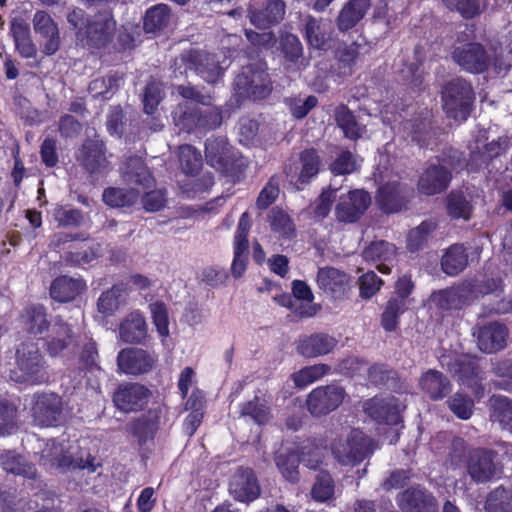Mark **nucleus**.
<instances>
[{
    "label": "nucleus",
    "instance_id": "obj_1",
    "mask_svg": "<svg viewBox=\"0 0 512 512\" xmlns=\"http://www.w3.org/2000/svg\"><path fill=\"white\" fill-rule=\"evenodd\" d=\"M9 376L14 382L28 385H39L49 380L47 362L35 343L19 345Z\"/></svg>",
    "mask_w": 512,
    "mask_h": 512
},
{
    "label": "nucleus",
    "instance_id": "obj_2",
    "mask_svg": "<svg viewBox=\"0 0 512 512\" xmlns=\"http://www.w3.org/2000/svg\"><path fill=\"white\" fill-rule=\"evenodd\" d=\"M179 68L195 71L204 81L209 84L217 83L229 67L230 61L222 51L210 53L204 50H190L181 54L175 61Z\"/></svg>",
    "mask_w": 512,
    "mask_h": 512
},
{
    "label": "nucleus",
    "instance_id": "obj_3",
    "mask_svg": "<svg viewBox=\"0 0 512 512\" xmlns=\"http://www.w3.org/2000/svg\"><path fill=\"white\" fill-rule=\"evenodd\" d=\"M377 444L362 431L351 430L345 437L335 439L331 444L334 459L343 466H356L370 457Z\"/></svg>",
    "mask_w": 512,
    "mask_h": 512
},
{
    "label": "nucleus",
    "instance_id": "obj_4",
    "mask_svg": "<svg viewBox=\"0 0 512 512\" xmlns=\"http://www.w3.org/2000/svg\"><path fill=\"white\" fill-rule=\"evenodd\" d=\"M83 320V313L76 309L72 313L57 315L49 335L45 340V349L49 356L58 357L77 342V330Z\"/></svg>",
    "mask_w": 512,
    "mask_h": 512
},
{
    "label": "nucleus",
    "instance_id": "obj_5",
    "mask_svg": "<svg viewBox=\"0 0 512 512\" xmlns=\"http://www.w3.org/2000/svg\"><path fill=\"white\" fill-rule=\"evenodd\" d=\"M443 109L449 118L465 121L471 112L475 94L471 84L463 78L448 81L441 92Z\"/></svg>",
    "mask_w": 512,
    "mask_h": 512
},
{
    "label": "nucleus",
    "instance_id": "obj_6",
    "mask_svg": "<svg viewBox=\"0 0 512 512\" xmlns=\"http://www.w3.org/2000/svg\"><path fill=\"white\" fill-rule=\"evenodd\" d=\"M234 94L238 101L245 99H263L271 92V81L261 64L244 66L235 77Z\"/></svg>",
    "mask_w": 512,
    "mask_h": 512
},
{
    "label": "nucleus",
    "instance_id": "obj_7",
    "mask_svg": "<svg viewBox=\"0 0 512 512\" xmlns=\"http://www.w3.org/2000/svg\"><path fill=\"white\" fill-rule=\"evenodd\" d=\"M39 463L47 469H55L61 473L76 468L95 472L93 465L84 462L82 458H74L70 448L64 442L55 439L46 442L45 447L41 451Z\"/></svg>",
    "mask_w": 512,
    "mask_h": 512
},
{
    "label": "nucleus",
    "instance_id": "obj_8",
    "mask_svg": "<svg viewBox=\"0 0 512 512\" xmlns=\"http://www.w3.org/2000/svg\"><path fill=\"white\" fill-rule=\"evenodd\" d=\"M85 28L80 40L84 41L88 47L104 48L114 38L116 21L110 10H103L89 15Z\"/></svg>",
    "mask_w": 512,
    "mask_h": 512
},
{
    "label": "nucleus",
    "instance_id": "obj_9",
    "mask_svg": "<svg viewBox=\"0 0 512 512\" xmlns=\"http://www.w3.org/2000/svg\"><path fill=\"white\" fill-rule=\"evenodd\" d=\"M346 397L345 389L336 383L313 389L306 399L307 410L315 417L325 416L336 410Z\"/></svg>",
    "mask_w": 512,
    "mask_h": 512
},
{
    "label": "nucleus",
    "instance_id": "obj_10",
    "mask_svg": "<svg viewBox=\"0 0 512 512\" xmlns=\"http://www.w3.org/2000/svg\"><path fill=\"white\" fill-rule=\"evenodd\" d=\"M451 57L462 70L473 74L487 71L491 63L485 48L476 42L455 45Z\"/></svg>",
    "mask_w": 512,
    "mask_h": 512
},
{
    "label": "nucleus",
    "instance_id": "obj_11",
    "mask_svg": "<svg viewBox=\"0 0 512 512\" xmlns=\"http://www.w3.org/2000/svg\"><path fill=\"white\" fill-rule=\"evenodd\" d=\"M173 120L182 130L190 131L193 127L215 129L220 126L222 116L217 108L188 111L186 104H179L173 112Z\"/></svg>",
    "mask_w": 512,
    "mask_h": 512
},
{
    "label": "nucleus",
    "instance_id": "obj_12",
    "mask_svg": "<svg viewBox=\"0 0 512 512\" xmlns=\"http://www.w3.org/2000/svg\"><path fill=\"white\" fill-rule=\"evenodd\" d=\"M404 408L405 405L391 395L375 396L363 404L364 412L371 419L389 425H396L401 421V412Z\"/></svg>",
    "mask_w": 512,
    "mask_h": 512
},
{
    "label": "nucleus",
    "instance_id": "obj_13",
    "mask_svg": "<svg viewBox=\"0 0 512 512\" xmlns=\"http://www.w3.org/2000/svg\"><path fill=\"white\" fill-rule=\"evenodd\" d=\"M285 3L282 0H251L248 7L250 23L257 28L266 29L283 20Z\"/></svg>",
    "mask_w": 512,
    "mask_h": 512
},
{
    "label": "nucleus",
    "instance_id": "obj_14",
    "mask_svg": "<svg viewBox=\"0 0 512 512\" xmlns=\"http://www.w3.org/2000/svg\"><path fill=\"white\" fill-rule=\"evenodd\" d=\"M32 22L42 53L46 56L54 55L61 44L58 25L45 11H37Z\"/></svg>",
    "mask_w": 512,
    "mask_h": 512
},
{
    "label": "nucleus",
    "instance_id": "obj_15",
    "mask_svg": "<svg viewBox=\"0 0 512 512\" xmlns=\"http://www.w3.org/2000/svg\"><path fill=\"white\" fill-rule=\"evenodd\" d=\"M397 504L402 512H437L438 502L432 492L421 485L411 486L399 493Z\"/></svg>",
    "mask_w": 512,
    "mask_h": 512
},
{
    "label": "nucleus",
    "instance_id": "obj_16",
    "mask_svg": "<svg viewBox=\"0 0 512 512\" xmlns=\"http://www.w3.org/2000/svg\"><path fill=\"white\" fill-rule=\"evenodd\" d=\"M497 453L490 449L476 448L469 452L467 459V473L476 483H486L496 472L495 457Z\"/></svg>",
    "mask_w": 512,
    "mask_h": 512
},
{
    "label": "nucleus",
    "instance_id": "obj_17",
    "mask_svg": "<svg viewBox=\"0 0 512 512\" xmlns=\"http://www.w3.org/2000/svg\"><path fill=\"white\" fill-rule=\"evenodd\" d=\"M156 357L141 348H124L117 356V367L127 375H141L152 370Z\"/></svg>",
    "mask_w": 512,
    "mask_h": 512
},
{
    "label": "nucleus",
    "instance_id": "obj_18",
    "mask_svg": "<svg viewBox=\"0 0 512 512\" xmlns=\"http://www.w3.org/2000/svg\"><path fill=\"white\" fill-rule=\"evenodd\" d=\"M337 339L324 332L300 335L295 342L296 352L304 358H318L334 351Z\"/></svg>",
    "mask_w": 512,
    "mask_h": 512
},
{
    "label": "nucleus",
    "instance_id": "obj_19",
    "mask_svg": "<svg viewBox=\"0 0 512 512\" xmlns=\"http://www.w3.org/2000/svg\"><path fill=\"white\" fill-rule=\"evenodd\" d=\"M105 145L97 139L86 140L76 153L78 163L90 174H100L109 169Z\"/></svg>",
    "mask_w": 512,
    "mask_h": 512
},
{
    "label": "nucleus",
    "instance_id": "obj_20",
    "mask_svg": "<svg viewBox=\"0 0 512 512\" xmlns=\"http://www.w3.org/2000/svg\"><path fill=\"white\" fill-rule=\"evenodd\" d=\"M370 203L371 198L364 190L350 191L340 197L335 209L336 217L340 222L353 223L364 214Z\"/></svg>",
    "mask_w": 512,
    "mask_h": 512
},
{
    "label": "nucleus",
    "instance_id": "obj_21",
    "mask_svg": "<svg viewBox=\"0 0 512 512\" xmlns=\"http://www.w3.org/2000/svg\"><path fill=\"white\" fill-rule=\"evenodd\" d=\"M149 396L150 392L144 385L126 383L120 385L115 391L113 401L120 410L135 412L141 410L148 403Z\"/></svg>",
    "mask_w": 512,
    "mask_h": 512
},
{
    "label": "nucleus",
    "instance_id": "obj_22",
    "mask_svg": "<svg viewBox=\"0 0 512 512\" xmlns=\"http://www.w3.org/2000/svg\"><path fill=\"white\" fill-rule=\"evenodd\" d=\"M229 492L241 502H251L257 499L260 495V486L253 470L238 468L230 480Z\"/></svg>",
    "mask_w": 512,
    "mask_h": 512
},
{
    "label": "nucleus",
    "instance_id": "obj_23",
    "mask_svg": "<svg viewBox=\"0 0 512 512\" xmlns=\"http://www.w3.org/2000/svg\"><path fill=\"white\" fill-rule=\"evenodd\" d=\"M34 421L40 426H54L62 419V400L55 393H44L37 397L33 406Z\"/></svg>",
    "mask_w": 512,
    "mask_h": 512
},
{
    "label": "nucleus",
    "instance_id": "obj_24",
    "mask_svg": "<svg viewBox=\"0 0 512 512\" xmlns=\"http://www.w3.org/2000/svg\"><path fill=\"white\" fill-rule=\"evenodd\" d=\"M251 227L250 217L244 212L238 222L237 230L234 236V259L231 265V272L235 278L242 276L246 270L248 259V234Z\"/></svg>",
    "mask_w": 512,
    "mask_h": 512
},
{
    "label": "nucleus",
    "instance_id": "obj_25",
    "mask_svg": "<svg viewBox=\"0 0 512 512\" xmlns=\"http://www.w3.org/2000/svg\"><path fill=\"white\" fill-rule=\"evenodd\" d=\"M509 331L507 327L498 322H491L479 328L477 344L481 351L494 353L505 348Z\"/></svg>",
    "mask_w": 512,
    "mask_h": 512
},
{
    "label": "nucleus",
    "instance_id": "obj_26",
    "mask_svg": "<svg viewBox=\"0 0 512 512\" xmlns=\"http://www.w3.org/2000/svg\"><path fill=\"white\" fill-rule=\"evenodd\" d=\"M205 156L207 163L221 172L226 171L234 160L229 143L223 136H212L206 140Z\"/></svg>",
    "mask_w": 512,
    "mask_h": 512
},
{
    "label": "nucleus",
    "instance_id": "obj_27",
    "mask_svg": "<svg viewBox=\"0 0 512 512\" xmlns=\"http://www.w3.org/2000/svg\"><path fill=\"white\" fill-rule=\"evenodd\" d=\"M451 181V173L441 165L429 166L418 180V190L421 194L432 196L447 189Z\"/></svg>",
    "mask_w": 512,
    "mask_h": 512
},
{
    "label": "nucleus",
    "instance_id": "obj_28",
    "mask_svg": "<svg viewBox=\"0 0 512 512\" xmlns=\"http://www.w3.org/2000/svg\"><path fill=\"white\" fill-rule=\"evenodd\" d=\"M147 337V323L144 316L133 311L119 324V338L124 343L141 344Z\"/></svg>",
    "mask_w": 512,
    "mask_h": 512
},
{
    "label": "nucleus",
    "instance_id": "obj_29",
    "mask_svg": "<svg viewBox=\"0 0 512 512\" xmlns=\"http://www.w3.org/2000/svg\"><path fill=\"white\" fill-rule=\"evenodd\" d=\"M419 387L424 394L434 401L446 397L452 388L448 377L434 369H429L421 375Z\"/></svg>",
    "mask_w": 512,
    "mask_h": 512
},
{
    "label": "nucleus",
    "instance_id": "obj_30",
    "mask_svg": "<svg viewBox=\"0 0 512 512\" xmlns=\"http://www.w3.org/2000/svg\"><path fill=\"white\" fill-rule=\"evenodd\" d=\"M304 37L314 49L324 50L330 40V24L322 18L306 16L303 19Z\"/></svg>",
    "mask_w": 512,
    "mask_h": 512
},
{
    "label": "nucleus",
    "instance_id": "obj_31",
    "mask_svg": "<svg viewBox=\"0 0 512 512\" xmlns=\"http://www.w3.org/2000/svg\"><path fill=\"white\" fill-rule=\"evenodd\" d=\"M316 280L321 290L333 296L344 294L349 283L348 275L334 267L319 268Z\"/></svg>",
    "mask_w": 512,
    "mask_h": 512
},
{
    "label": "nucleus",
    "instance_id": "obj_32",
    "mask_svg": "<svg viewBox=\"0 0 512 512\" xmlns=\"http://www.w3.org/2000/svg\"><path fill=\"white\" fill-rule=\"evenodd\" d=\"M122 175L127 183L150 188L154 185L155 179L144 164L141 157H129L122 166Z\"/></svg>",
    "mask_w": 512,
    "mask_h": 512
},
{
    "label": "nucleus",
    "instance_id": "obj_33",
    "mask_svg": "<svg viewBox=\"0 0 512 512\" xmlns=\"http://www.w3.org/2000/svg\"><path fill=\"white\" fill-rule=\"evenodd\" d=\"M371 6L370 0H350L341 9L336 24L341 32L352 29L366 14Z\"/></svg>",
    "mask_w": 512,
    "mask_h": 512
},
{
    "label": "nucleus",
    "instance_id": "obj_34",
    "mask_svg": "<svg viewBox=\"0 0 512 512\" xmlns=\"http://www.w3.org/2000/svg\"><path fill=\"white\" fill-rule=\"evenodd\" d=\"M395 252L396 250L393 244L381 240L372 242L363 250L362 255L367 262H380L377 265V269L387 274L391 270L389 263L395 257Z\"/></svg>",
    "mask_w": 512,
    "mask_h": 512
},
{
    "label": "nucleus",
    "instance_id": "obj_35",
    "mask_svg": "<svg viewBox=\"0 0 512 512\" xmlns=\"http://www.w3.org/2000/svg\"><path fill=\"white\" fill-rule=\"evenodd\" d=\"M85 288L80 279L60 276L53 280L50 286V296L57 302L74 300Z\"/></svg>",
    "mask_w": 512,
    "mask_h": 512
},
{
    "label": "nucleus",
    "instance_id": "obj_36",
    "mask_svg": "<svg viewBox=\"0 0 512 512\" xmlns=\"http://www.w3.org/2000/svg\"><path fill=\"white\" fill-rule=\"evenodd\" d=\"M377 202L387 213L400 211L406 204L403 187L398 183H388L379 188Z\"/></svg>",
    "mask_w": 512,
    "mask_h": 512
},
{
    "label": "nucleus",
    "instance_id": "obj_37",
    "mask_svg": "<svg viewBox=\"0 0 512 512\" xmlns=\"http://www.w3.org/2000/svg\"><path fill=\"white\" fill-rule=\"evenodd\" d=\"M21 319L27 331L34 335L43 334L50 326L47 309L40 304L27 306L21 314Z\"/></svg>",
    "mask_w": 512,
    "mask_h": 512
},
{
    "label": "nucleus",
    "instance_id": "obj_38",
    "mask_svg": "<svg viewBox=\"0 0 512 512\" xmlns=\"http://www.w3.org/2000/svg\"><path fill=\"white\" fill-rule=\"evenodd\" d=\"M124 293L122 284L103 291L96 303L97 311L105 317L113 316L125 302Z\"/></svg>",
    "mask_w": 512,
    "mask_h": 512
},
{
    "label": "nucleus",
    "instance_id": "obj_39",
    "mask_svg": "<svg viewBox=\"0 0 512 512\" xmlns=\"http://www.w3.org/2000/svg\"><path fill=\"white\" fill-rule=\"evenodd\" d=\"M447 213L452 219L470 220L473 214V204L470 194L462 191H451L447 196Z\"/></svg>",
    "mask_w": 512,
    "mask_h": 512
},
{
    "label": "nucleus",
    "instance_id": "obj_40",
    "mask_svg": "<svg viewBox=\"0 0 512 512\" xmlns=\"http://www.w3.org/2000/svg\"><path fill=\"white\" fill-rule=\"evenodd\" d=\"M468 263V255L462 244L451 245L441 259V267L445 274L456 276L461 273Z\"/></svg>",
    "mask_w": 512,
    "mask_h": 512
},
{
    "label": "nucleus",
    "instance_id": "obj_41",
    "mask_svg": "<svg viewBox=\"0 0 512 512\" xmlns=\"http://www.w3.org/2000/svg\"><path fill=\"white\" fill-rule=\"evenodd\" d=\"M490 417L503 430L512 433V399L503 395H493L490 398Z\"/></svg>",
    "mask_w": 512,
    "mask_h": 512
},
{
    "label": "nucleus",
    "instance_id": "obj_42",
    "mask_svg": "<svg viewBox=\"0 0 512 512\" xmlns=\"http://www.w3.org/2000/svg\"><path fill=\"white\" fill-rule=\"evenodd\" d=\"M403 129L407 132V135L411 137L412 141L416 142L421 147H428L432 144L433 133L428 116L405 121L403 123Z\"/></svg>",
    "mask_w": 512,
    "mask_h": 512
},
{
    "label": "nucleus",
    "instance_id": "obj_43",
    "mask_svg": "<svg viewBox=\"0 0 512 512\" xmlns=\"http://www.w3.org/2000/svg\"><path fill=\"white\" fill-rule=\"evenodd\" d=\"M120 80L118 73L96 78L89 83L88 91L96 100H108L117 92Z\"/></svg>",
    "mask_w": 512,
    "mask_h": 512
},
{
    "label": "nucleus",
    "instance_id": "obj_44",
    "mask_svg": "<svg viewBox=\"0 0 512 512\" xmlns=\"http://www.w3.org/2000/svg\"><path fill=\"white\" fill-rule=\"evenodd\" d=\"M450 370L459 382L467 386H478L481 380L479 367L473 359L456 360L451 364Z\"/></svg>",
    "mask_w": 512,
    "mask_h": 512
},
{
    "label": "nucleus",
    "instance_id": "obj_45",
    "mask_svg": "<svg viewBox=\"0 0 512 512\" xmlns=\"http://www.w3.org/2000/svg\"><path fill=\"white\" fill-rule=\"evenodd\" d=\"M239 413L241 417H248L258 425L266 424L271 419L270 407L259 396H254L253 399L244 402L240 406Z\"/></svg>",
    "mask_w": 512,
    "mask_h": 512
},
{
    "label": "nucleus",
    "instance_id": "obj_46",
    "mask_svg": "<svg viewBox=\"0 0 512 512\" xmlns=\"http://www.w3.org/2000/svg\"><path fill=\"white\" fill-rule=\"evenodd\" d=\"M467 293L465 286L451 287L434 294L433 300L441 309H460L466 302Z\"/></svg>",
    "mask_w": 512,
    "mask_h": 512
},
{
    "label": "nucleus",
    "instance_id": "obj_47",
    "mask_svg": "<svg viewBox=\"0 0 512 512\" xmlns=\"http://www.w3.org/2000/svg\"><path fill=\"white\" fill-rule=\"evenodd\" d=\"M0 465L9 473L22 475L29 479L36 477L34 465L26 463L20 455L12 451H6L0 455Z\"/></svg>",
    "mask_w": 512,
    "mask_h": 512
},
{
    "label": "nucleus",
    "instance_id": "obj_48",
    "mask_svg": "<svg viewBox=\"0 0 512 512\" xmlns=\"http://www.w3.org/2000/svg\"><path fill=\"white\" fill-rule=\"evenodd\" d=\"M275 463L282 476L291 483L299 479L298 464L299 454L290 450L279 451L275 456Z\"/></svg>",
    "mask_w": 512,
    "mask_h": 512
},
{
    "label": "nucleus",
    "instance_id": "obj_49",
    "mask_svg": "<svg viewBox=\"0 0 512 512\" xmlns=\"http://www.w3.org/2000/svg\"><path fill=\"white\" fill-rule=\"evenodd\" d=\"M330 371L331 368L329 365L318 363L300 369L293 373L291 377L296 387L304 388L323 378L325 375L329 374Z\"/></svg>",
    "mask_w": 512,
    "mask_h": 512
},
{
    "label": "nucleus",
    "instance_id": "obj_50",
    "mask_svg": "<svg viewBox=\"0 0 512 512\" xmlns=\"http://www.w3.org/2000/svg\"><path fill=\"white\" fill-rule=\"evenodd\" d=\"M103 201L111 207H126L137 202L139 192L136 189L107 188L103 192Z\"/></svg>",
    "mask_w": 512,
    "mask_h": 512
},
{
    "label": "nucleus",
    "instance_id": "obj_51",
    "mask_svg": "<svg viewBox=\"0 0 512 512\" xmlns=\"http://www.w3.org/2000/svg\"><path fill=\"white\" fill-rule=\"evenodd\" d=\"M335 120L337 125L341 128L344 135L355 140L361 136L362 127L356 121L353 113L344 105H341L335 109Z\"/></svg>",
    "mask_w": 512,
    "mask_h": 512
},
{
    "label": "nucleus",
    "instance_id": "obj_52",
    "mask_svg": "<svg viewBox=\"0 0 512 512\" xmlns=\"http://www.w3.org/2000/svg\"><path fill=\"white\" fill-rule=\"evenodd\" d=\"M486 512H512V491L499 486L486 499Z\"/></svg>",
    "mask_w": 512,
    "mask_h": 512
},
{
    "label": "nucleus",
    "instance_id": "obj_53",
    "mask_svg": "<svg viewBox=\"0 0 512 512\" xmlns=\"http://www.w3.org/2000/svg\"><path fill=\"white\" fill-rule=\"evenodd\" d=\"M170 19V10L166 4H158L147 10L143 29L148 32H155L167 26Z\"/></svg>",
    "mask_w": 512,
    "mask_h": 512
},
{
    "label": "nucleus",
    "instance_id": "obj_54",
    "mask_svg": "<svg viewBox=\"0 0 512 512\" xmlns=\"http://www.w3.org/2000/svg\"><path fill=\"white\" fill-rule=\"evenodd\" d=\"M407 309L406 302L401 298H390L381 317V325L385 331H394L398 325V319Z\"/></svg>",
    "mask_w": 512,
    "mask_h": 512
},
{
    "label": "nucleus",
    "instance_id": "obj_55",
    "mask_svg": "<svg viewBox=\"0 0 512 512\" xmlns=\"http://www.w3.org/2000/svg\"><path fill=\"white\" fill-rule=\"evenodd\" d=\"M179 161L183 172L187 175H195L202 167L201 153L188 144L179 147Z\"/></svg>",
    "mask_w": 512,
    "mask_h": 512
},
{
    "label": "nucleus",
    "instance_id": "obj_56",
    "mask_svg": "<svg viewBox=\"0 0 512 512\" xmlns=\"http://www.w3.org/2000/svg\"><path fill=\"white\" fill-rule=\"evenodd\" d=\"M437 224L432 220L423 221L419 226L412 229L407 237V246L411 252H415L422 248L424 243L436 229Z\"/></svg>",
    "mask_w": 512,
    "mask_h": 512
},
{
    "label": "nucleus",
    "instance_id": "obj_57",
    "mask_svg": "<svg viewBox=\"0 0 512 512\" xmlns=\"http://www.w3.org/2000/svg\"><path fill=\"white\" fill-rule=\"evenodd\" d=\"M300 161L302 168L299 174V181L307 183L312 177L319 172L320 158L314 149H308L301 153Z\"/></svg>",
    "mask_w": 512,
    "mask_h": 512
},
{
    "label": "nucleus",
    "instance_id": "obj_58",
    "mask_svg": "<svg viewBox=\"0 0 512 512\" xmlns=\"http://www.w3.org/2000/svg\"><path fill=\"white\" fill-rule=\"evenodd\" d=\"M324 455L325 450L312 442L301 446L299 451L300 462L312 470L320 467L323 463Z\"/></svg>",
    "mask_w": 512,
    "mask_h": 512
},
{
    "label": "nucleus",
    "instance_id": "obj_59",
    "mask_svg": "<svg viewBox=\"0 0 512 512\" xmlns=\"http://www.w3.org/2000/svg\"><path fill=\"white\" fill-rule=\"evenodd\" d=\"M141 35V28L139 25L128 22L118 30L117 43L120 49L127 50L136 46Z\"/></svg>",
    "mask_w": 512,
    "mask_h": 512
},
{
    "label": "nucleus",
    "instance_id": "obj_60",
    "mask_svg": "<svg viewBox=\"0 0 512 512\" xmlns=\"http://www.w3.org/2000/svg\"><path fill=\"white\" fill-rule=\"evenodd\" d=\"M451 11H457L463 18L471 19L481 13L480 0H443Z\"/></svg>",
    "mask_w": 512,
    "mask_h": 512
},
{
    "label": "nucleus",
    "instance_id": "obj_61",
    "mask_svg": "<svg viewBox=\"0 0 512 512\" xmlns=\"http://www.w3.org/2000/svg\"><path fill=\"white\" fill-rule=\"evenodd\" d=\"M312 496L315 500L324 502L334 494V483L328 472L321 471L312 487Z\"/></svg>",
    "mask_w": 512,
    "mask_h": 512
},
{
    "label": "nucleus",
    "instance_id": "obj_62",
    "mask_svg": "<svg viewBox=\"0 0 512 512\" xmlns=\"http://www.w3.org/2000/svg\"><path fill=\"white\" fill-rule=\"evenodd\" d=\"M127 119L120 105L112 106L107 114L106 127L110 135L121 138L124 134Z\"/></svg>",
    "mask_w": 512,
    "mask_h": 512
},
{
    "label": "nucleus",
    "instance_id": "obj_63",
    "mask_svg": "<svg viewBox=\"0 0 512 512\" xmlns=\"http://www.w3.org/2000/svg\"><path fill=\"white\" fill-rule=\"evenodd\" d=\"M450 410L460 419L467 420L473 412V401L461 393H455L448 401Z\"/></svg>",
    "mask_w": 512,
    "mask_h": 512
},
{
    "label": "nucleus",
    "instance_id": "obj_64",
    "mask_svg": "<svg viewBox=\"0 0 512 512\" xmlns=\"http://www.w3.org/2000/svg\"><path fill=\"white\" fill-rule=\"evenodd\" d=\"M270 225L273 231L283 237H290L294 233V225L284 211L273 209L270 216Z\"/></svg>",
    "mask_w": 512,
    "mask_h": 512
}]
</instances>
